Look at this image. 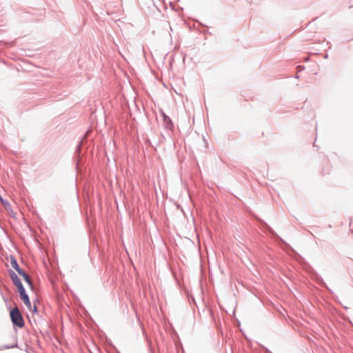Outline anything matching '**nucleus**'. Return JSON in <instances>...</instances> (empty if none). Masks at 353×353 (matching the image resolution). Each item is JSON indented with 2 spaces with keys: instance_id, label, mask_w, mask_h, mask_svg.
<instances>
[{
  "instance_id": "1",
  "label": "nucleus",
  "mask_w": 353,
  "mask_h": 353,
  "mask_svg": "<svg viewBox=\"0 0 353 353\" xmlns=\"http://www.w3.org/2000/svg\"><path fill=\"white\" fill-rule=\"evenodd\" d=\"M10 277H11L13 283H14V285L18 288V291L19 292L21 299L23 301V303L28 307H31L30 301L28 298V296L27 295V294L25 292V289H24L22 283H21L20 279H19V277L14 272L10 273Z\"/></svg>"
},
{
  "instance_id": "2",
  "label": "nucleus",
  "mask_w": 353,
  "mask_h": 353,
  "mask_svg": "<svg viewBox=\"0 0 353 353\" xmlns=\"http://www.w3.org/2000/svg\"><path fill=\"white\" fill-rule=\"evenodd\" d=\"M10 318L13 324L16 325L19 327H23L24 321L18 308L16 307L10 311Z\"/></svg>"
},
{
  "instance_id": "3",
  "label": "nucleus",
  "mask_w": 353,
  "mask_h": 353,
  "mask_svg": "<svg viewBox=\"0 0 353 353\" xmlns=\"http://www.w3.org/2000/svg\"><path fill=\"white\" fill-rule=\"evenodd\" d=\"M11 265L12 267L15 269L18 273L22 276V277L23 278L24 281L28 284V285L32 288V283H31V281H30V279L29 278V276H28L27 274H26L23 271H22L21 270V268H19L17 261L14 259H11Z\"/></svg>"
},
{
  "instance_id": "4",
  "label": "nucleus",
  "mask_w": 353,
  "mask_h": 353,
  "mask_svg": "<svg viewBox=\"0 0 353 353\" xmlns=\"http://www.w3.org/2000/svg\"><path fill=\"white\" fill-rule=\"evenodd\" d=\"M163 117V122L166 128H171L172 126V121L170 119L167 117L164 113H162Z\"/></svg>"
},
{
  "instance_id": "5",
  "label": "nucleus",
  "mask_w": 353,
  "mask_h": 353,
  "mask_svg": "<svg viewBox=\"0 0 353 353\" xmlns=\"http://www.w3.org/2000/svg\"><path fill=\"white\" fill-rule=\"evenodd\" d=\"M350 229L352 233H353V219L351 220V221L350 223Z\"/></svg>"
}]
</instances>
